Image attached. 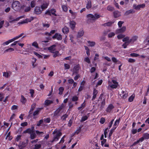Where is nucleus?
Segmentation results:
<instances>
[{
	"mask_svg": "<svg viewBox=\"0 0 149 149\" xmlns=\"http://www.w3.org/2000/svg\"><path fill=\"white\" fill-rule=\"evenodd\" d=\"M87 1L86 8L87 9H89L92 7L91 1V0H87Z\"/></svg>",
	"mask_w": 149,
	"mask_h": 149,
	"instance_id": "6ab92c4d",
	"label": "nucleus"
},
{
	"mask_svg": "<svg viewBox=\"0 0 149 149\" xmlns=\"http://www.w3.org/2000/svg\"><path fill=\"white\" fill-rule=\"evenodd\" d=\"M56 10L54 8H51L50 10H47L45 13V14L51 16L52 15L56 16L57 15L56 14Z\"/></svg>",
	"mask_w": 149,
	"mask_h": 149,
	"instance_id": "39448f33",
	"label": "nucleus"
},
{
	"mask_svg": "<svg viewBox=\"0 0 149 149\" xmlns=\"http://www.w3.org/2000/svg\"><path fill=\"white\" fill-rule=\"evenodd\" d=\"M68 115L66 113L63 115L61 117V119L63 121L66 120V118L68 117Z\"/></svg>",
	"mask_w": 149,
	"mask_h": 149,
	"instance_id": "4c0bfd02",
	"label": "nucleus"
},
{
	"mask_svg": "<svg viewBox=\"0 0 149 149\" xmlns=\"http://www.w3.org/2000/svg\"><path fill=\"white\" fill-rule=\"evenodd\" d=\"M78 100V97L76 96H74L72 97V102H76Z\"/></svg>",
	"mask_w": 149,
	"mask_h": 149,
	"instance_id": "8fccbe9b",
	"label": "nucleus"
},
{
	"mask_svg": "<svg viewBox=\"0 0 149 149\" xmlns=\"http://www.w3.org/2000/svg\"><path fill=\"white\" fill-rule=\"evenodd\" d=\"M21 102L22 103V104H24L27 101L26 98H25L23 95H21Z\"/></svg>",
	"mask_w": 149,
	"mask_h": 149,
	"instance_id": "393cba45",
	"label": "nucleus"
},
{
	"mask_svg": "<svg viewBox=\"0 0 149 149\" xmlns=\"http://www.w3.org/2000/svg\"><path fill=\"white\" fill-rule=\"evenodd\" d=\"M76 24L75 22L73 21H71L69 22L70 27L72 30L74 29Z\"/></svg>",
	"mask_w": 149,
	"mask_h": 149,
	"instance_id": "2eb2a0df",
	"label": "nucleus"
},
{
	"mask_svg": "<svg viewBox=\"0 0 149 149\" xmlns=\"http://www.w3.org/2000/svg\"><path fill=\"white\" fill-rule=\"evenodd\" d=\"M42 24L43 27L48 28L50 26V24L48 23H43Z\"/></svg>",
	"mask_w": 149,
	"mask_h": 149,
	"instance_id": "6e6d98bb",
	"label": "nucleus"
},
{
	"mask_svg": "<svg viewBox=\"0 0 149 149\" xmlns=\"http://www.w3.org/2000/svg\"><path fill=\"white\" fill-rule=\"evenodd\" d=\"M28 142V140H26L25 141L22 142L21 143H20V145L19 146V147L21 149L24 148L27 145Z\"/></svg>",
	"mask_w": 149,
	"mask_h": 149,
	"instance_id": "ddd939ff",
	"label": "nucleus"
},
{
	"mask_svg": "<svg viewBox=\"0 0 149 149\" xmlns=\"http://www.w3.org/2000/svg\"><path fill=\"white\" fill-rule=\"evenodd\" d=\"M115 35V33L113 32H111L108 35V37L109 38L112 37Z\"/></svg>",
	"mask_w": 149,
	"mask_h": 149,
	"instance_id": "0e129e2a",
	"label": "nucleus"
},
{
	"mask_svg": "<svg viewBox=\"0 0 149 149\" xmlns=\"http://www.w3.org/2000/svg\"><path fill=\"white\" fill-rule=\"evenodd\" d=\"M14 49L13 48H10L7 49H6L4 51V52H11L14 51Z\"/></svg>",
	"mask_w": 149,
	"mask_h": 149,
	"instance_id": "864d4df0",
	"label": "nucleus"
},
{
	"mask_svg": "<svg viewBox=\"0 0 149 149\" xmlns=\"http://www.w3.org/2000/svg\"><path fill=\"white\" fill-rule=\"evenodd\" d=\"M105 121V119L103 117H102L100 120V122L102 124H103Z\"/></svg>",
	"mask_w": 149,
	"mask_h": 149,
	"instance_id": "bf43d9fd",
	"label": "nucleus"
},
{
	"mask_svg": "<svg viewBox=\"0 0 149 149\" xmlns=\"http://www.w3.org/2000/svg\"><path fill=\"white\" fill-rule=\"evenodd\" d=\"M114 17L115 18H118L120 16V13L117 10H116L113 12Z\"/></svg>",
	"mask_w": 149,
	"mask_h": 149,
	"instance_id": "a211bd4d",
	"label": "nucleus"
},
{
	"mask_svg": "<svg viewBox=\"0 0 149 149\" xmlns=\"http://www.w3.org/2000/svg\"><path fill=\"white\" fill-rule=\"evenodd\" d=\"M88 43V46L91 47H93L95 46V43L94 41H87Z\"/></svg>",
	"mask_w": 149,
	"mask_h": 149,
	"instance_id": "bb28decb",
	"label": "nucleus"
},
{
	"mask_svg": "<svg viewBox=\"0 0 149 149\" xmlns=\"http://www.w3.org/2000/svg\"><path fill=\"white\" fill-rule=\"evenodd\" d=\"M145 139H149V134L148 133L144 134L143 136Z\"/></svg>",
	"mask_w": 149,
	"mask_h": 149,
	"instance_id": "49530a36",
	"label": "nucleus"
},
{
	"mask_svg": "<svg viewBox=\"0 0 149 149\" xmlns=\"http://www.w3.org/2000/svg\"><path fill=\"white\" fill-rule=\"evenodd\" d=\"M56 46L55 45H53L48 47V49L49 51L50 52L53 53L56 50Z\"/></svg>",
	"mask_w": 149,
	"mask_h": 149,
	"instance_id": "4468645a",
	"label": "nucleus"
},
{
	"mask_svg": "<svg viewBox=\"0 0 149 149\" xmlns=\"http://www.w3.org/2000/svg\"><path fill=\"white\" fill-rule=\"evenodd\" d=\"M81 127H79L78 129H77L75 132V133L77 134H78L81 131Z\"/></svg>",
	"mask_w": 149,
	"mask_h": 149,
	"instance_id": "338daca9",
	"label": "nucleus"
},
{
	"mask_svg": "<svg viewBox=\"0 0 149 149\" xmlns=\"http://www.w3.org/2000/svg\"><path fill=\"white\" fill-rule=\"evenodd\" d=\"M98 93V91L97 90H96L95 88L93 89V96L92 97V100H95L97 97V94Z\"/></svg>",
	"mask_w": 149,
	"mask_h": 149,
	"instance_id": "dca6fc26",
	"label": "nucleus"
},
{
	"mask_svg": "<svg viewBox=\"0 0 149 149\" xmlns=\"http://www.w3.org/2000/svg\"><path fill=\"white\" fill-rule=\"evenodd\" d=\"M42 10L40 9V8L39 6H36L34 10V13L37 15H39L41 14L42 12Z\"/></svg>",
	"mask_w": 149,
	"mask_h": 149,
	"instance_id": "1a4fd4ad",
	"label": "nucleus"
},
{
	"mask_svg": "<svg viewBox=\"0 0 149 149\" xmlns=\"http://www.w3.org/2000/svg\"><path fill=\"white\" fill-rule=\"evenodd\" d=\"M107 9L109 11L112 12L114 10V8L110 5H109L107 7Z\"/></svg>",
	"mask_w": 149,
	"mask_h": 149,
	"instance_id": "ea45409f",
	"label": "nucleus"
},
{
	"mask_svg": "<svg viewBox=\"0 0 149 149\" xmlns=\"http://www.w3.org/2000/svg\"><path fill=\"white\" fill-rule=\"evenodd\" d=\"M118 83L116 80L112 79L111 81H109L108 82V89H109V87L111 88H116L118 86Z\"/></svg>",
	"mask_w": 149,
	"mask_h": 149,
	"instance_id": "7ed1b4c3",
	"label": "nucleus"
},
{
	"mask_svg": "<svg viewBox=\"0 0 149 149\" xmlns=\"http://www.w3.org/2000/svg\"><path fill=\"white\" fill-rule=\"evenodd\" d=\"M114 108V106L112 104H110L106 108V111L107 113H110L111 111Z\"/></svg>",
	"mask_w": 149,
	"mask_h": 149,
	"instance_id": "f8f14e48",
	"label": "nucleus"
},
{
	"mask_svg": "<svg viewBox=\"0 0 149 149\" xmlns=\"http://www.w3.org/2000/svg\"><path fill=\"white\" fill-rule=\"evenodd\" d=\"M24 34L23 33H21L19 35L16 36L13 39H11L12 42L15 40L21 37L24 35Z\"/></svg>",
	"mask_w": 149,
	"mask_h": 149,
	"instance_id": "c85d7f7f",
	"label": "nucleus"
},
{
	"mask_svg": "<svg viewBox=\"0 0 149 149\" xmlns=\"http://www.w3.org/2000/svg\"><path fill=\"white\" fill-rule=\"evenodd\" d=\"M114 23V22H109L106 23H105L102 24V25L104 26H110L112 25Z\"/></svg>",
	"mask_w": 149,
	"mask_h": 149,
	"instance_id": "4be33fe9",
	"label": "nucleus"
},
{
	"mask_svg": "<svg viewBox=\"0 0 149 149\" xmlns=\"http://www.w3.org/2000/svg\"><path fill=\"white\" fill-rule=\"evenodd\" d=\"M130 56L132 57H137L139 56V55L138 54L135 53H132L130 54Z\"/></svg>",
	"mask_w": 149,
	"mask_h": 149,
	"instance_id": "680f3d73",
	"label": "nucleus"
},
{
	"mask_svg": "<svg viewBox=\"0 0 149 149\" xmlns=\"http://www.w3.org/2000/svg\"><path fill=\"white\" fill-rule=\"evenodd\" d=\"M105 104V100L104 99L103 100V101L101 103V105L100 106L101 109H102L104 108Z\"/></svg>",
	"mask_w": 149,
	"mask_h": 149,
	"instance_id": "c03bdc74",
	"label": "nucleus"
},
{
	"mask_svg": "<svg viewBox=\"0 0 149 149\" xmlns=\"http://www.w3.org/2000/svg\"><path fill=\"white\" fill-rule=\"evenodd\" d=\"M32 132L30 130V128H28L23 132V133L24 134L29 133L30 134Z\"/></svg>",
	"mask_w": 149,
	"mask_h": 149,
	"instance_id": "58836bf2",
	"label": "nucleus"
},
{
	"mask_svg": "<svg viewBox=\"0 0 149 149\" xmlns=\"http://www.w3.org/2000/svg\"><path fill=\"white\" fill-rule=\"evenodd\" d=\"M4 94L2 93H0V101H2L4 98Z\"/></svg>",
	"mask_w": 149,
	"mask_h": 149,
	"instance_id": "774afa93",
	"label": "nucleus"
},
{
	"mask_svg": "<svg viewBox=\"0 0 149 149\" xmlns=\"http://www.w3.org/2000/svg\"><path fill=\"white\" fill-rule=\"evenodd\" d=\"M63 32L65 34H67L69 32V29L68 27L65 26L62 29Z\"/></svg>",
	"mask_w": 149,
	"mask_h": 149,
	"instance_id": "5701e85b",
	"label": "nucleus"
},
{
	"mask_svg": "<svg viewBox=\"0 0 149 149\" xmlns=\"http://www.w3.org/2000/svg\"><path fill=\"white\" fill-rule=\"evenodd\" d=\"M52 38L53 39H56L58 40H61L62 39V36L60 34L56 33L52 36Z\"/></svg>",
	"mask_w": 149,
	"mask_h": 149,
	"instance_id": "9b49d317",
	"label": "nucleus"
},
{
	"mask_svg": "<svg viewBox=\"0 0 149 149\" xmlns=\"http://www.w3.org/2000/svg\"><path fill=\"white\" fill-rule=\"evenodd\" d=\"M134 94H133L129 98L128 101L130 102H132L135 97Z\"/></svg>",
	"mask_w": 149,
	"mask_h": 149,
	"instance_id": "72a5a7b5",
	"label": "nucleus"
},
{
	"mask_svg": "<svg viewBox=\"0 0 149 149\" xmlns=\"http://www.w3.org/2000/svg\"><path fill=\"white\" fill-rule=\"evenodd\" d=\"M62 8L63 11L66 12L68 10V8L65 5H63L62 6Z\"/></svg>",
	"mask_w": 149,
	"mask_h": 149,
	"instance_id": "79ce46f5",
	"label": "nucleus"
},
{
	"mask_svg": "<svg viewBox=\"0 0 149 149\" xmlns=\"http://www.w3.org/2000/svg\"><path fill=\"white\" fill-rule=\"evenodd\" d=\"M30 91V93L31 94V97L33 98V94L34 93V90L32 89H30L29 90Z\"/></svg>",
	"mask_w": 149,
	"mask_h": 149,
	"instance_id": "3c124183",
	"label": "nucleus"
},
{
	"mask_svg": "<svg viewBox=\"0 0 149 149\" xmlns=\"http://www.w3.org/2000/svg\"><path fill=\"white\" fill-rule=\"evenodd\" d=\"M124 42L122 45V46L124 48H126L127 47V46L129 45V44H128V42L127 41H125Z\"/></svg>",
	"mask_w": 149,
	"mask_h": 149,
	"instance_id": "052dcab7",
	"label": "nucleus"
},
{
	"mask_svg": "<svg viewBox=\"0 0 149 149\" xmlns=\"http://www.w3.org/2000/svg\"><path fill=\"white\" fill-rule=\"evenodd\" d=\"M36 104L35 103H33L31 106V108L30 110L31 111H33L36 107Z\"/></svg>",
	"mask_w": 149,
	"mask_h": 149,
	"instance_id": "13d9d810",
	"label": "nucleus"
},
{
	"mask_svg": "<svg viewBox=\"0 0 149 149\" xmlns=\"http://www.w3.org/2000/svg\"><path fill=\"white\" fill-rule=\"evenodd\" d=\"M135 12V10L133 9H131L126 11L124 15H128L131 14H133Z\"/></svg>",
	"mask_w": 149,
	"mask_h": 149,
	"instance_id": "f3484780",
	"label": "nucleus"
},
{
	"mask_svg": "<svg viewBox=\"0 0 149 149\" xmlns=\"http://www.w3.org/2000/svg\"><path fill=\"white\" fill-rule=\"evenodd\" d=\"M84 33V32L82 29L80 30L78 32L77 37L78 38H80L83 35Z\"/></svg>",
	"mask_w": 149,
	"mask_h": 149,
	"instance_id": "aec40b11",
	"label": "nucleus"
},
{
	"mask_svg": "<svg viewBox=\"0 0 149 149\" xmlns=\"http://www.w3.org/2000/svg\"><path fill=\"white\" fill-rule=\"evenodd\" d=\"M101 16L100 15H99L95 13L93 15L91 14H89L87 15V17L88 18H91L93 20H95L99 18Z\"/></svg>",
	"mask_w": 149,
	"mask_h": 149,
	"instance_id": "0eeeda50",
	"label": "nucleus"
},
{
	"mask_svg": "<svg viewBox=\"0 0 149 149\" xmlns=\"http://www.w3.org/2000/svg\"><path fill=\"white\" fill-rule=\"evenodd\" d=\"M133 7L134 9L136 10H140L139 5H137L136 4H134L133 5Z\"/></svg>",
	"mask_w": 149,
	"mask_h": 149,
	"instance_id": "a19ab883",
	"label": "nucleus"
},
{
	"mask_svg": "<svg viewBox=\"0 0 149 149\" xmlns=\"http://www.w3.org/2000/svg\"><path fill=\"white\" fill-rule=\"evenodd\" d=\"M43 123V120L42 119L40 120L37 123V126H40L41 124Z\"/></svg>",
	"mask_w": 149,
	"mask_h": 149,
	"instance_id": "69168bd1",
	"label": "nucleus"
},
{
	"mask_svg": "<svg viewBox=\"0 0 149 149\" xmlns=\"http://www.w3.org/2000/svg\"><path fill=\"white\" fill-rule=\"evenodd\" d=\"M42 109V108H38L37 109L35 110L33 113V119H36L37 117L36 116L38 115Z\"/></svg>",
	"mask_w": 149,
	"mask_h": 149,
	"instance_id": "6e6552de",
	"label": "nucleus"
},
{
	"mask_svg": "<svg viewBox=\"0 0 149 149\" xmlns=\"http://www.w3.org/2000/svg\"><path fill=\"white\" fill-rule=\"evenodd\" d=\"M53 53V56L54 58H56L57 56H58L59 55V52L58 51H56L55 52L54 51L53 53Z\"/></svg>",
	"mask_w": 149,
	"mask_h": 149,
	"instance_id": "a18cd8bd",
	"label": "nucleus"
},
{
	"mask_svg": "<svg viewBox=\"0 0 149 149\" xmlns=\"http://www.w3.org/2000/svg\"><path fill=\"white\" fill-rule=\"evenodd\" d=\"M88 119V117L86 115L83 116L81 118L80 122H84Z\"/></svg>",
	"mask_w": 149,
	"mask_h": 149,
	"instance_id": "37998d69",
	"label": "nucleus"
},
{
	"mask_svg": "<svg viewBox=\"0 0 149 149\" xmlns=\"http://www.w3.org/2000/svg\"><path fill=\"white\" fill-rule=\"evenodd\" d=\"M23 18V16H20L19 17L16 18L15 19H13V20H12L10 21H9V22L11 23L13 22H14V21H18L19 20V19H21V18Z\"/></svg>",
	"mask_w": 149,
	"mask_h": 149,
	"instance_id": "c9c22d12",
	"label": "nucleus"
},
{
	"mask_svg": "<svg viewBox=\"0 0 149 149\" xmlns=\"http://www.w3.org/2000/svg\"><path fill=\"white\" fill-rule=\"evenodd\" d=\"M12 40L11 39L5 42H4L2 44V45L4 46L6 45H8L10 43L12 42Z\"/></svg>",
	"mask_w": 149,
	"mask_h": 149,
	"instance_id": "7c9ffc66",
	"label": "nucleus"
},
{
	"mask_svg": "<svg viewBox=\"0 0 149 149\" xmlns=\"http://www.w3.org/2000/svg\"><path fill=\"white\" fill-rule=\"evenodd\" d=\"M64 107V105L62 104L61 105L59 106L58 108L57 109L54 113L53 117H55L56 116H58L59 113L61 111Z\"/></svg>",
	"mask_w": 149,
	"mask_h": 149,
	"instance_id": "423d86ee",
	"label": "nucleus"
},
{
	"mask_svg": "<svg viewBox=\"0 0 149 149\" xmlns=\"http://www.w3.org/2000/svg\"><path fill=\"white\" fill-rule=\"evenodd\" d=\"M12 72L8 71L7 72H4L3 73V76L5 77L8 78L12 74Z\"/></svg>",
	"mask_w": 149,
	"mask_h": 149,
	"instance_id": "412c9836",
	"label": "nucleus"
},
{
	"mask_svg": "<svg viewBox=\"0 0 149 149\" xmlns=\"http://www.w3.org/2000/svg\"><path fill=\"white\" fill-rule=\"evenodd\" d=\"M34 54L37 56L39 58H42V56L38 53L36 52H34Z\"/></svg>",
	"mask_w": 149,
	"mask_h": 149,
	"instance_id": "e2e57ef3",
	"label": "nucleus"
},
{
	"mask_svg": "<svg viewBox=\"0 0 149 149\" xmlns=\"http://www.w3.org/2000/svg\"><path fill=\"white\" fill-rule=\"evenodd\" d=\"M12 8L15 11H17L20 9V3L18 1H14L12 4Z\"/></svg>",
	"mask_w": 149,
	"mask_h": 149,
	"instance_id": "20e7f679",
	"label": "nucleus"
},
{
	"mask_svg": "<svg viewBox=\"0 0 149 149\" xmlns=\"http://www.w3.org/2000/svg\"><path fill=\"white\" fill-rule=\"evenodd\" d=\"M52 134L54 135L53 139L50 141L51 143L58 141L62 135L61 132L59 130H58L57 129H56L53 132Z\"/></svg>",
	"mask_w": 149,
	"mask_h": 149,
	"instance_id": "f257e3e1",
	"label": "nucleus"
},
{
	"mask_svg": "<svg viewBox=\"0 0 149 149\" xmlns=\"http://www.w3.org/2000/svg\"><path fill=\"white\" fill-rule=\"evenodd\" d=\"M44 121L46 123H49L51 119L50 118H45L44 119Z\"/></svg>",
	"mask_w": 149,
	"mask_h": 149,
	"instance_id": "5fc2aeb1",
	"label": "nucleus"
},
{
	"mask_svg": "<svg viewBox=\"0 0 149 149\" xmlns=\"http://www.w3.org/2000/svg\"><path fill=\"white\" fill-rule=\"evenodd\" d=\"M120 121V118H119L118 119H117L115 121L114 124L113 125V126H118L119 124Z\"/></svg>",
	"mask_w": 149,
	"mask_h": 149,
	"instance_id": "09e8293b",
	"label": "nucleus"
},
{
	"mask_svg": "<svg viewBox=\"0 0 149 149\" xmlns=\"http://www.w3.org/2000/svg\"><path fill=\"white\" fill-rule=\"evenodd\" d=\"M53 103L52 101L47 100L45 101V104L46 106H48Z\"/></svg>",
	"mask_w": 149,
	"mask_h": 149,
	"instance_id": "cd10ccee",
	"label": "nucleus"
},
{
	"mask_svg": "<svg viewBox=\"0 0 149 149\" xmlns=\"http://www.w3.org/2000/svg\"><path fill=\"white\" fill-rule=\"evenodd\" d=\"M56 32V31L55 30H52L51 31L50 33H49L47 32H45V35L46 36H50L52 35V34Z\"/></svg>",
	"mask_w": 149,
	"mask_h": 149,
	"instance_id": "b1692460",
	"label": "nucleus"
},
{
	"mask_svg": "<svg viewBox=\"0 0 149 149\" xmlns=\"http://www.w3.org/2000/svg\"><path fill=\"white\" fill-rule=\"evenodd\" d=\"M126 30V27L125 26H123L121 28L117 29L115 33L116 34L122 33L124 32Z\"/></svg>",
	"mask_w": 149,
	"mask_h": 149,
	"instance_id": "9d476101",
	"label": "nucleus"
},
{
	"mask_svg": "<svg viewBox=\"0 0 149 149\" xmlns=\"http://www.w3.org/2000/svg\"><path fill=\"white\" fill-rule=\"evenodd\" d=\"M36 135L34 132H32L30 134V138L31 139H33L36 138Z\"/></svg>",
	"mask_w": 149,
	"mask_h": 149,
	"instance_id": "2f4dec72",
	"label": "nucleus"
},
{
	"mask_svg": "<svg viewBox=\"0 0 149 149\" xmlns=\"http://www.w3.org/2000/svg\"><path fill=\"white\" fill-rule=\"evenodd\" d=\"M48 6V4L45 3H43L41 6V8L42 9V11H43L45 9H46L47 8Z\"/></svg>",
	"mask_w": 149,
	"mask_h": 149,
	"instance_id": "a878e982",
	"label": "nucleus"
},
{
	"mask_svg": "<svg viewBox=\"0 0 149 149\" xmlns=\"http://www.w3.org/2000/svg\"><path fill=\"white\" fill-rule=\"evenodd\" d=\"M125 35L124 34H120L118 35L117 37L118 39H120L125 38Z\"/></svg>",
	"mask_w": 149,
	"mask_h": 149,
	"instance_id": "de8ad7c7",
	"label": "nucleus"
},
{
	"mask_svg": "<svg viewBox=\"0 0 149 149\" xmlns=\"http://www.w3.org/2000/svg\"><path fill=\"white\" fill-rule=\"evenodd\" d=\"M138 38V37L136 36H132L131 38L130 39V37L129 36H127L124 38L123 39L122 41L123 42L127 41L128 44H130V43H133L135 42L136 41Z\"/></svg>",
	"mask_w": 149,
	"mask_h": 149,
	"instance_id": "f03ea898",
	"label": "nucleus"
},
{
	"mask_svg": "<svg viewBox=\"0 0 149 149\" xmlns=\"http://www.w3.org/2000/svg\"><path fill=\"white\" fill-rule=\"evenodd\" d=\"M58 90L59 91L58 94L60 95H61L64 90V88L63 87H61L59 88Z\"/></svg>",
	"mask_w": 149,
	"mask_h": 149,
	"instance_id": "f704fd0d",
	"label": "nucleus"
},
{
	"mask_svg": "<svg viewBox=\"0 0 149 149\" xmlns=\"http://www.w3.org/2000/svg\"><path fill=\"white\" fill-rule=\"evenodd\" d=\"M32 46L34 47L36 49H39V47L38 46V44L37 42L36 41H34L32 43Z\"/></svg>",
	"mask_w": 149,
	"mask_h": 149,
	"instance_id": "473e14b6",
	"label": "nucleus"
},
{
	"mask_svg": "<svg viewBox=\"0 0 149 149\" xmlns=\"http://www.w3.org/2000/svg\"><path fill=\"white\" fill-rule=\"evenodd\" d=\"M41 147V145L40 144H36L33 148V149H40Z\"/></svg>",
	"mask_w": 149,
	"mask_h": 149,
	"instance_id": "c756f323",
	"label": "nucleus"
},
{
	"mask_svg": "<svg viewBox=\"0 0 149 149\" xmlns=\"http://www.w3.org/2000/svg\"><path fill=\"white\" fill-rule=\"evenodd\" d=\"M86 104L85 103V101H84V102L81 104V106L78 108V109L79 110L82 109L85 107Z\"/></svg>",
	"mask_w": 149,
	"mask_h": 149,
	"instance_id": "e433bc0d",
	"label": "nucleus"
},
{
	"mask_svg": "<svg viewBox=\"0 0 149 149\" xmlns=\"http://www.w3.org/2000/svg\"><path fill=\"white\" fill-rule=\"evenodd\" d=\"M84 61L86 62L88 64L91 63L90 60L88 57H86L84 58Z\"/></svg>",
	"mask_w": 149,
	"mask_h": 149,
	"instance_id": "603ef678",
	"label": "nucleus"
},
{
	"mask_svg": "<svg viewBox=\"0 0 149 149\" xmlns=\"http://www.w3.org/2000/svg\"><path fill=\"white\" fill-rule=\"evenodd\" d=\"M64 66L65 70L69 69L70 68V65L68 64L65 63Z\"/></svg>",
	"mask_w": 149,
	"mask_h": 149,
	"instance_id": "4d7b16f0",
	"label": "nucleus"
}]
</instances>
